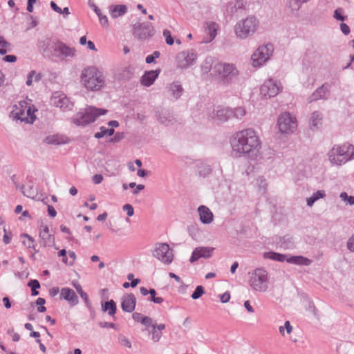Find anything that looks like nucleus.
<instances>
[{
    "mask_svg": "<svg viewBox=\"0 0 354 354\" xmlns=\"http://www.w3.org/2000/svg\"><path fill=\"white\" fill-rule=\"evenodd\" d=\"M196 59L197 55L193 50L182 52L176 57L177 66L180 68H186L193 64Z\"/></svg>",
    "mask_w": 354,
    "mask_h": 354,
    "instance_id": "2eb2a0df",
    "label": "nucleus"
},
{
    "mask_svg": "<svg viewBox=\"0 0 354 354\" xmlns=\"http://www.w3.org/2000/svg\"><path fill=\"white\" fill-rule=\"evenodd\" d=\"M244 306L245 308L247 309V310L250 313H253L254 312V309L252 307V306L250 305V301H245V303H244Z\"/></svg>",
    "mask_w": 354,
    "mask_h": 354,
    "instance_id": "e2e57ef3",
    "label": "nucleus"
},
{
    "mask_svg": "<svg viewBox=\"0 0 354 354\" xmlns=\"http://www.w3.org/2000/svg\"><path fill=\"white\" fill-rule=\"evenodd\" d=\"M245 114V111L242 107H238L234 111V115L237 118L243 117Z\"/></svg>",
    "mask_w": 354,
    "mask_h": 354,
    "instance_id": "a18cd8bd",
    "label": "nucleus"
},
{
    "mask_svg": "<svg viewBox=\"0 0 354 354\" xmlns=\"http://www.w3.org/2000/svg\"><path fill=\"white\" fill-rule=\"evenodd\" d=\"M200 220L203 223L209 224L213 221V214L206 206L201 205L198 209Z\"/></svg>",
    "mask_w": 354,
    "mask_h": 354,
    "instance_id": "412c9836",
    "label": "nucleus"
},
{
    "mask_svg": "<svg viewBox=\"0 0 354 354\" xmlns=\"http://www.w3.org/2000/svg\"><path fill=\"white\" fill-rule=\"evenodd\" d=\"M120 344L127 348H130L131 347V342L126 337H123L120 340Z\"/></svg>",
    "mask_w": 354,
    "mask_h": 354,
    "instance_id": "864d4df0",
    "label": "nucleus"
},
{
    "mask_svg": "<svg viewBox=\"0 0 354 354\" xmlns=\"http://www.w3.org/2000/svg\"><path fill=\"white\" fill-rule=\"evenodd\" d=\"M43 53L48 57L64 59L66 57H73L76 50L58 41L47 39L42 46Z\"/></svg>",
    "mask_w": 354,
    "mask_h": 354,
    "instance_id": "20e7f679",
    "label": "nucleus"
},
{
    "mask_svg": "<svg viewBox=\"0 0 354 354\" xmlns=\"http://www.w3.org/2000/svg\"><path fill=\"white\" fill-rule=\"evenodd\" d=\"M102 309L104 311H108L109 315H113L116 312V304L113 300L106 301L102 305Z\"/></svg>",
    "mask_w": 354,
    "mask_h": 354,
    "instance_id": "7c9ffc66",
    "label": "nucleus"
},
{
    "mask_svg": "<svg viewBox=\"0 0 354 354\" xmlns=\"http://www.w3.org/2000/svg\"><path fill=\"white\" fill-rule=\"evenodd\" d=\"M87 46L88 48L90 49V50H94V51H97V49L95 46V44L93 41H88L87 43Z\"/></svg>",
    "mask_w": 354,
    "mask_h": 354,
    "instance_id": "338daca9",
    "label": "nucleus"
},
{
    "mask_svg": "<svg viewBox=\"0 0 354 354\" xmlns=\"http://www.w3.org/2000/svg\"><path fill=\"white\" fill-rule=\"evenodd\" d=\"M50 102L52 104L61 109H64L68 106L69 100L66 97L63 95H54L50 99Z\"/></svg>",
    "mask_w": 354,
    "mask_h": 354,
    "instance_id": "b1692460",
    "label": "nucleus"
},
{
    "mask_svg": "<svg viewBox=\"0 0 354 354\" xmlns=\"http://www.w3.org/2000/svg\"><path fill=\"white\" fill-rule=\"evenodd\" d=\"M39 235L40 243L44 247H50L55 244V237L50 232L49 227L47 225L41 224L39 227Z\"/></svg>",
    "mask_w": 354,
    "mask_h": 354,
    "instance_id": "dca6fc26",
    "label": "nucleus"
},
{
    "mask_svg": "<svg viewBox=\"0 0 354 354\" xmlns=\"http://www.w3.org/2000/svg\"><path fill=\"white\" fill-rule=\"evenodd\" d=\"M170 90L172 92L173 97L177 99L180 96L183 88L178 84L173 83L170 85Z\"/></svg>",
    "mask_w": 354,
    "mask_h": 354,
    "instance_id": "473e14b6",
    "label": "nucleus"
},
{
    "mask_svg": "<svg viewBox=\"0 0 354 354\" xmlns=\"http://www.w3.org/2000/svg\"><path fill=\"white\" fill-rule=\"evenodd\" d=\"M10 50V44L0 37V54L4 55Z\"/></svg>",
    "mask_w": 354,
    "mask_h": 354,
    "instance_id": "c9c22d12",
    "label": "nucleus"
},
{
    "mask_svg": "<svg viewBox=\"0 0 354 354\" xmlns=\"http://www.w3.org/2000/svg\"><path fill=\"white\" fill-rule=\"evenodd\" d=\"M285 330L286 331L287 334H290L292 332L293 328L291 326L289 321H286L284 324Z\"/></svg>",
    "mask_w": 354,
    "mask_h": 354,
    "instance_id": "4d7b16f0",
    "label": "nucleus"
},
{
    "mask_svg": "<svg viewBox=\"0 0 354 354\" xmlns=\"http://www.w3.org/2000/svg\"><path fill=\"white\" fill-rule=\"evenodd\" d=\"M203 70L210 72L212 77L225 80L237 75L238 71L233 64L221 63L213 58L207 59L203 66Z\"/></svg>",
    "mask_w": 354,
    "mask_h": 354,
    "instance_id": "f03ea898",
    "label": "nucleus"
},
{
    "mask_svg": "<svg viewBox=\"0 0 354 354\" xmlns=\"http://www.w3.org/2000/svg\"><path fill=\"white\" fill-rule=\"evenodd\" d=\"M303 3H305L303 0H288V6L293 10L299 9Z\"/></svg>",
    "mask_w": 354,
    "mask_h": 354,
    "instance_id": "4c0bfd02",
    "label": "nucleus"
},
{
    "mask_svg": "<svg viewBox=\"0 0 354 354\" xmlns=\"http://www.w3.org/2000/svg\"><path fill=\"white\" fill-rule=\"evenodd\" d=\"M205 293L204 288L202 286H198L192 295L193 299H197L200 298Z\"/></svg>",
    "mask_w": 354,
    "mask_h": 354,
    "instance_id": "58836bf2",
    "label": "nucleus"
},
{
    "mask_svg": "<svg viewBox=\"0 0 354 354\" xmlns=\"http://www.w3.org/2000/svg\"><path fill=\"white\" fill-rule=\"evenodd\" d=\"M133 34L137 39L145 40L153 36V27L151 24L137 23L133 26Z\"/></svg>",
    "mask_w": 354,
    "mask_h": 354,
    "instance_id": "4468645a",
    "label": "nucleus"
},
{
    "mask_svg": "<svg viewBox=\"0 0 354 354\" xmlns=\"http://www.w3.org/2000/svg\"><path fill=\"white\" fill-rule=\"evenodd\" d=\"M344 10L342 8H337L335 10L334 17L339 21H344L345 17L343 16Z\"/></svg>",
    "mask_w": 354,
    "mask_h": 354,
    "instance_id": "79ce46f5",
    "label": "nucleus"
},
{
    "mask_svg": "<svg viewBox=\"0 0 354 354\" xmlns=\"http://www.w3.org/2000/svg\"><path fill=\"white\" fill-rule=\"evenodd\" d=\"M347 246L351 251H354V236L349 239Z\"/></svg>",
    "mask_w": 354,
    "mask_h": 354,
    "instance_id": "052dcab7",
    "label": "nucleus"
},
{
    "mask_svg": "<svg viewBox=\"0 0 354 354\" xmlns=\"http://www.w3.org/2000/svg\"><path fill=\"white\" fill-rule=\"evenodd\" d=\"M98 17H99L100 22L102 26H104L105 27H107L109 26L108 18L106 15H103L102 14H99Z\"/></svg>",
    "mask_w": 354,
    "mask_h": 354,
    "instance_id": "09e8293b",
    "label": "nucleus"
},
{
    "mask_svg": "<svg viewBox=\"0 0 354 354\" xmlns=\"http://www.w3.org/2000/svg\"><path fill=\"white\" fill-rule=\"evenodd\" d=\"M153 255L154 257L167 265L171 263L174 259V254L171 250L169 245L167 243H157L153 252Z\"/></svg>",
    "mask_w": 354,
    "mask_h": 354,
    "instance_id": "9b49d317",
    "label": "nucleus"
},
{
    "mask_svg": "<svg viewBox=\"0 0 354 354\" xmlns=\"http://www.w3.org/2000/svg\"><path fill=\"white\" fill-rule=\"evenodd\" d=\"M160 73V70H154L149 71L145 73V74L142 76L140 82L142 85L145 86H149L152 85L154 81L157 79L159 74Z\"/></svg>",
    "mask_w": 354,
    "mask_h": 354,
    "instance_id": "6ab92c4d",
    "label": "nucleus"
},
{
    "mask_svg": "<svg viewBox=\"0 0 354 354\" xmlns=\"http://www.w3.org/2000/svg\"><path fill=\"white\" fill-rule=\"evenodd\" d=\"M33 77H35V80H38L37 76L35 75V72L31 71L28 75V78H27V81H26L27 85L30 86L32 84Z\"/></svg>",
    "mask_w": 354,
    "mask_h": 354,
    "instance_id": "de8ad7c7",
    "label": "nucleus"
},
{
    "mask_svg": "<svg viewBox=\"0 0 354 354\" xmlns=\"http://www.w3.org/2000/svg\"><path fill=\"white\" fill-rule=\"evenodd\" d=\"M136 297L133 294L126 295L122 297L121 306L124 311L131 313L136 306Z\"/></svg>",
    "mask_w": 354,
    "mask_h": 354,
    "instance_id": "a211bd4d",
    "label": "nucleus"
},
{
    "mask_svg": "<svg viewBox=\"0 0 354 354\" xmlns=\"http://www.w3.org/2000/svg\"><path fill=\"white\" fill-rule=\"evenodd\" d=\"M3 60L7 62H15L17 60V57L12 55H6L3 57Z\"/></svg>",
    "mask_w": 354,
    "mask_h": 354,
    "instance_id": "bf43d9fd",
    "label": "nucleus"
},
{
    "mask_svg": "<svg viewBox=\"0 0 354 354\" xmlns=\"http://www.w3.org/2000/svg\"><path fill=\"white\" fill-rule=\"evenodd\" d=\"M92 180L95 184H100L103 180V176L101 174H95L93 176Z\"/></svg>",
    "mask_w": 354,
    "mask_h": 354,
    "instance_id": "6e6d98bb",
    "label": "nucleus"
},
{
    "mask_svg": "<svg viewBox=\"0 0 354 354\" xmlns=\"http://www.w3.org/2000/svg\"><path fill=\"white\" fill-rule=\"evenodd\" d=\"M232 151L239 156H256L261 148V142L257 132L252 129L240 131L231 141Z\"/></svg>",
    "mask_w": 354,
    "mask_h": 354,
    "instance_id": "f257e3e1",
    "label": "nucleus"
},
{
    "mask_svg": "<svg viewBox=\"0 0 354 354\" xmlns=\"http://www.w3.org/2000/svg\"><path fill=\"white\" fill-rule=\"evenodd\" d=\"M165 328V325L164 324H160L159 325H153L152 330L151 331V339L153 342H157L160 340L162 336L161 330Z\"/></svg>",
    "mask_w": 354,
    "mask_h": 354,
    "instance_id": "393cba45",
    "label": "nucleus"
},
{
    "mask_svg": "<svg viewBox=\"0 0 354 354\" xmlns=\"http://www.w3.org/2000/svg\"><path fill=\"white\" fill-rule=\"evenodd\" d=\"M207 28L208 34L209 35V41H212L215 38V37L217 34V30L218 29V25L214 22H207Z\"/></svg>",
    "mask_w": 354,
    "mask_h": 354,
    "instance_id": "c85d7f7f",
    "label": "nucleus"
},
{
    "mask_svg": "<svg viewBox=\"0 0 354 354\" xmlns=\"http://www.w3.org/2000/svg\"><path fill=\"white\" fill-rule=\"evenodd\" d=\"M264 257L266 259H272V260H275V261H281V262L286 261V259H287V257L286 255L276 253V252H272L265 253Z\"/></svg>",
    "mask_w": 354,
    "mask_h": 354,
    "instance_id": "c756f323",
    "label": "nucleus"
},
{
    "mask_svg": "<svg viewBox=\"0 0 354 354\" xmlns=\"http://www.w3.org/2000/svg\"><path fill=\"white\" fill-rule=\"evenodd\" d=\"M3 304L5 306V307L6 308H10L11 307V304L10 302V300H9V298L8 297H4L3 299Z\"/></svg>",
    "mask_w": 354,
    "mask_h": 354,
    "instance_id": "0e129e2a",
    "label": "nucleus"
},
{
    "mask_svg": "<svg viewBox=\"0 0 354 354\" xmlns=\"http://www.w3.org/2000/svg\"><path fill=\"white\" fill-rule=\"evenodd\" d=\"M114 133L113 129H106L105 127H101L100 131L95 134L96 138H101L104 136H111Z\"/></svg>",
    "mask_w": 354,
    "mask_h": 354,
    "instance_id": "72a5a7b5",
    "label": "nucleus"
},
{
    "mask_svg": "<svg viewBox=\"0 0 354 354\" xmlns=\"http://www.w3.org/2000/svg\"><path fill=\"white\" fill-rule=\"evenodd\" d=\"M230 292L227 291L221 295L220 299L222 303H227L230 301Z\"/></svg>",
    "mask_w": 354,
    "mask_h": 354,
    "instance_id": "8fccbe9b",
    "label": "nucleus"
},
{
    "mask_svg": "<svg viewBox=\"0 0 354 354\" xmlns=\"http://www.w3.org/2000/svg\"><path fill=\"white\" fill-rule=\"evenodd\" d=\"M286 261L288 263H295L297 265H305L308 266L310 264L311 261L306 257L301 256H295L287 257Z\"/></svg>",
    "mask_w": 354,
    "mask_h": 354,
    "instance_id": "a878e982",
    "label": "nucleus"
},
{
    "mask_svg": "<svg viewBox=\"0 0 354 354\" xmlns=\"http://www.w3.org/2000/svg\"><path fill=\"white\" fill-rule=\"evenodd\" d=\"M278 126L281 133H289L293 132L297 127L295 118L285 113L281 114L278 119Z\"/></svg>",
    "mask_w": 354,
    "mask_h": 354,
    "instance_id": "ddd939ff",
    "label": "nucleus"
},
{
    "mask_svg": "<svg viewBox=\"0 0 354 354\" xmlns=\"http://www.w3.org/2000/svg\"><path fill=\"white\" fill-rule=\"evenodd\" d=\"M328 91V85L324 84L319 88H317L315 92L313 93L312 97L313 100H317L319 99L324 97Z\"/></svg>",
    "mask_w": 354,
    "mask_h": 354,
    "instance_id": "cd10ccee",
    "label": "nucleus"
},
{
    "mask_svg": "<svg viewBox=\"0 0 354 354\" xmlns=\"http://www.w3.org/2000/svg\"><path fill=\"white\" fill-rule=\"evenodd\" d=\"M11 234H5L3 238L5 244H8L10 241Z\"/></svg>",
    "mask_w": 354,
    "mask_h": 354,
    "instance_id": "774afa93",
    "label": "nucleus"
},
{
    "mask_svg": "<svg viewBox=\"0 0 354 354\" xmlns=\"http://www.w3.org/2000/svg\"><path fill=\"white\" fill-rule=\"evenodd\" d=\"M75 288L77 292L80 294V297L84 299L86 301H88V295L84 292L80 284L75 286Z\"/></svg>",
    "mask_w": 354,
    "mask_h": 354,
    "instance_id": "37998d69",
    "label": "nucleus"
},
{
    "mask_svg": "<svg viewBox=\"0 0 354 354\" xmlns=\"http://www.w3.org/2000/svg\"><path fill=\"white\" fill-rule=\"evenodd\" d=\"M259 27V19L254 16H248L236 23L234 26V32L237 37L245 39L254 35Z\"/></svg>",
    "mask_w": 354,
    "mask_h": 354,
    "instance_id": "423d86ee",
    "label": "nucleus"
},
{
    "mask_svg": "<svg viewBox=\"0 0 354 354\" xmlns=\"http://www.w3.org/2000/svg\"><path fill=\"white\" fill-rule=\"evenodd\" d=\"M123 210L127 212L129 216H131L134 214L133 207L130 204H126L123 206Z\"/></svg>",
    "mask_w": 354,
    "mask_h": 354,
    "instance_id": "49530a36",
    "label": "nucleus"
},
{
    "mask_svg": "<svg viewBox=\"0 0 354 354\" xmlns=\"http://www.w3.org/2000/svg\"><path fill=\"white\" fill-rule=\"evenodd\" d=\"M50 6L55 12L59 14L62 12V9L59 8L54 1L50 2Z\"/></svg>",
    "mask_w": 354,
    "mask_h": 354,
    "instance_id": "13d9d810",
    "label": "nucleus"
},
{
    "mask_svg": "<svg viewBox=\"0 0 354 354\" xmlns=\"http://www.w3.org/2000/svg\"><path fill=\"white\" fill-rule=\"evenodd\" d=\"M69 259L63 258L62 262L68 266H73L76 260V254L73 251L68 252Z\"/></svg>",
    "mask_w": 354,
    "mask_h": 354,
    "instance_id": "e433bc0d",
    "label": "nucleus"
},
{
    "mask_svg": "<svg viewBox=\"0 0 354 354\" xmlns=\"http://www.w3.org/2000/svg\"><path fill=\"white\" fill-rule=\"evenodd\" d=\"M325 196V192L323 190H319L316 193L313 194L312 196L307 198V205L308 206H312L313 204L319 200V198H323Z\"/></svg>",
    "mask_w": 354,
    "mask_h": 354,
    "instance_id": "2f4dec72",
    "label": "nucleus"
},
{
    "mask_svg": "<svg viewBox=\"0 0 354 354\" xmlns=\"http://www.w3.org/2000/svg\"><path fill=\"white\" fill-rule=\"evenodd\" d=\"M328 158L332 164L341 165L354 158V147L349 143L334 146L328 153Z\"/></svg>",
    "mask_w": 354,
    "mask_h": 354,
    "instance_id": "39448f33",
    "label": "nucleus"
},
{
    "mask_svg": "<svg viewBox=\"0 0 354 354\" xmlns=\"http://www.w3.org/2000/svg\"><path fill=\"white\" fill-rule=\"evenodd\" d=\"M60 297L68 301L72 306H75L78 303V297L75 291L69 288H64L61 290Z\"/></svg>",
    "mask_w": 354,
    "mask_h": 354,
    "instance_id": "aec40b11",
    "label": "nucleus"
},
{
    "mask_svg": "<svg viewBox=\"0 0 354 354\" xmlns=\"http://www.w3.org/2000/svg\"><path fill=\"white\" fill-rule=\"evenodd\" d=\"M59 290L58 288H53L50 290L49 293L52 297H55L59 293Z\"/></svg>",
    "mask_w": 354,
    "mask_h": 354,
    "instance_id": "69168bd1",
    "label": "nucleus"
},
{
    "mask_svg": "<svg viewBox=\"0 0 354 354\" xmlns=\"http://www.w3.org/2000/svg\"><path fill=\"white\" fill-rule=\"evenodd\" d=\"M35 111L30 103L21 101L13 106L12 115L17 120L32 124L36 118Z\"/></svg>",
    "mask_w": 354,
    "mask_h": 354,
    "instance_id": "6e6552de",
    "label": "nucleus"
},
{
    "mask_svg": "<svg viewBox=\"0 0 354 354\" xmlns=\"http://www.w3.org/2000/svg\"><path fill=\"white\" fill-rule=\"evenodd\" d=\"M149 294L151 295L150 300L156 304H161L163 301V299L160 297H156V292L154 289L149 290Z\"/></svg>",
    "mask_w": 354,
    "mask_h": 354,
    "instance_id": "ea45409f",
    "label": "nucleus"
},
{
    "mask_svg": "<svg viewBox=\"0 0 354 354\" xmlns=\"http://www.w3.org/2000/svg\"><path fill=\"white\" fill-rule=\"evenodd\" d=\"M232 115V111L227 108L218 106L216 110V119L221 122L227 120Z\"/></svg>",
    "mask_w": 354,
    "mask_h": 354,
    "instance_id": "4be33fe9",
    "label": "nucleus"
},
{
    "mask_svg": "<svg viewBox=\"0 0 354 354\" xmlns=\"http://www.w3.org/2000/svg\"><path fill=\"white\" fill-rule=\"evenodd\" d=\"M132 317L136 322L142 323V319L145 318V316L141 313H135L133 314Z\"/></svg>",
    "mask_w": 354,
    "mask_h": 354,
    "instance_id": "3c124183",
    "label": "nucleus"
},
{
    "mask_svg": "<svg viewBox=\"0 0 354 354\" xmlns=\"http://www.w3.org/2000/svg\"><path fill=\"white\" fill-rule=\"evenodd\" d=\"M80 82L88 90L99 91L105 84L102 73L95 66H88L81 73Z\"/></svg>",
    "mask_w": 354,
    "mask_h": 354,
    "instance_id": "7ed1b4c3",
    "label": "nucleus"
},
{
    "mask_svg": "<svg viewBox=\"0 0 354 354\" xmlns=\"http://www.w3.org/2000/svg\"><path fill=\"white\" fill-rule=\"evenodd\" d=\"M107 110L87 106L78 112L73 118V122L78 126H85L93 122L99 116L106 114Z\"/></svg>",
    "mask_w": 354,
    "mask_h": 354,
    "instance_id": "0eeeda50",
    "label": "nucleus"
},
{
    "mask_svg": "<svg viewBox=\"0 0 354 354\" xmlns=\"http://www.w3.org/2000/svg\"><path fill=\"white\" fill-rule=\"evenodd\" d=\"M141 324L147 327L151 326V328L153 327V325L156 324V323L153 322L152 319L147 316L145 317V318L142 319V322Z\"/></svg>",
    "mask_w": 354,
    "mask_h": 354,
    "instance_id": "c03bdc74",
    "label": "nucleus"
},
{
    "mask_svg": "<svg viewBox=\"0 0 354 354\" xmlns=\"http://www.w3.org/2000/svg\"><path fill=\"white\" fill-rule=\"evenodd\" d=\"M163 35L165 37L166 43L168 45H172L174 44V39L171 37V32L169 30H165L163 31Z\"/></svg>",
    "mask_w": 354,
    "mask_h": 354,
    "instance_id": "a19ab883",
    "label": "nucleus"
},
{
    "mask_svg": "<svg viewBox=\"0 0 354 354\" xmlns=\"http://www.w3.org/2000/svg\"><path fill=\"white\" fill-rule=\"evenodd\" d=\"M310 124L312 127L317 129L322 124V114L318 111H315L312 113Z\"/></svg>",
    "mask_w": 354,
    "mask_h": 354,
    "instance_id": "bb28decb",
    "label": "nucleus"
},
{
    "mask_svg": "<svg viewBox=\"0 0 354 354\" xmlns=\"http://www.w3.org/2000/svg\"><path fill=\"white\" fill-rule=\"evenodd\" d=\"M110 13L112 18H117L124 15L127 11V8L125 5H117V6H111Z\"/></svg>",
    "mask_w": 354,
    "mask_h": 354,
    "instance_id": "5701e85b",
    "label": "nucleus"
},
{
    "mask_svg": "<svg viewBox=\"0 0 354 354\" xmlns=\"http://www.w3.org/2000/svg\"><path fill=\"white\" fill-rule=\"evenodd\" d=\"M272 44H266L259 46L252 54L251 59L254 66H260L263 64L273 53Z\"/></svg>",
    "mask_w": 354,
    "mask_h": 354,
    "instance_id": "9d476101",
    "label": "nucleus"
},
{
    "mask_svg": "<svg viewBox=\"0 0 354 354\" xmlns=\"http://www.w3.org/2000/svg\"><path fill=\"white\" fill-rule=\"evenodd\" d=\"M214 250V248L212 247L196 248L190 257V261L193 263L202 257L208 258L212 256Z\"/></svg>",
    "mask_w": 354,
    "mask_h": 354,
    "instance_id": "f3484780",
    "label": "nucleus"
},
{
    "mask_svg": "<svg viewBox=\"0 0 354 354\" xmlns=\"http://www.w3.org/2000/svg\"><path fill=\"white\" fill-rule=\"evenodd\" d=\"M340 28H341L342 32L344 35H348L349 34V32H350V28L348 27V26L347 24H346L344 23L341 24Z\"/></svg>",
    "mask_w": 354,
    "mask_h": 354,
    "instance_id": "5fc2aeb1",
    "label": "nucleus"
},
{
    "mask_svg": "<svg viewBox=\"0 0 354 354\" xmlns=\"http://www.w3.org/2000/svg\"><path fill=\"white\" fill-rule=\"evenodd\" d=\"M28 286H30L31 289H37L40 288V284L37 280H31L28 283Z\"/></svg>",
    "mask_w": 354,
    "mask_h": 354,
    "instance_id": "603ef678",
    "label": "nucleus"
},
{
    "mask_svg": "<svg viewBox=\"0 0 354 354\" xmlns=\"http://www.w3.org/2000/svg\"><path fill=\"white\" fill-rule=\"evenodd\" d=\"M268 273L261 268L256 269L250 278V285L256 291L265 292L268 288Z\"/></svg>",
    "mask_w": 354,
    "mask_h": 354,
    "instance_id": "1a4fd4ad",
    "label": "nucleus"
},
{
    "mask_svg": "<svg viewBox=\"0 0 354 354\" xmlns=\"http://www.w3.org/2000/svg\"><path fill=\"white\" fill-rule=\"evenodd\" d=\"M23 238V244L28 248H32L34 247V239L27 234L21 235Z\"/></svg>",
    "mask_w": 354,
    "mask_h": 354,
    "instance_id": "f704fd0d",
    "label": "nucleus"
},
{
    "mask_svg": "<svg viewBox=\"0 0 354 354\" xmlns=\"http://www.w3.org/2000/svg\"><path fill=\"white\" fill-rule=\"evenodd\" d=\"M48 214L51 216V217H55L56 215H57V212L56 210L55 209V208L51 206V205H48Z\"/></svg>",
    "mask_w": 354,
    "mask_h": 354,
    "instance_id": "680f3d73",
    "label": "nucleus"
},
{
    "mask_svg": "<svg viewBox=\"0 0 354 354\" xmlns=\"http://www.w3.org/2000/svg\"><path fill=\"white\" fill-rule=\"evenodd\" d=\"M281 90L282 86L280 83L273 79H268L261 85L260 94L266 98H270L276 96Z\"/></svg>",
    "mask_w": 354,
    "mask_h": 354,
    "instance_id": "f8f14e48",
    "label": "nucleus"
}]
</instances>
